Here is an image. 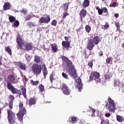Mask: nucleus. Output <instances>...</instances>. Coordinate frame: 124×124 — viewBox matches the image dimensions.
Wrapping results in <instances>:
<instances>
[{
	"instance_id": "f3484780",
	"label": "nucleus",
	"mask_w": 124,
	"mask_h": 124,
	"mask_svg": "<svg viewBox=\"0 0 124 124\" xmlns=\"http://www.w3.org/2000/svg\"><path fill=\"white\" fill-rule=\"evenodd\" d=\"M11 6V4L9 2H5L4 3L3 6V9L5 11L6 10H9V9H11V8L10 7Z\"/></svg>"
},
{
	"instance_id": "79ce46f5",
	"label": "nucleus",
	"mask_w": 124,
	"mask_h": 124,
	"mask_svg": "<svg viewBox=\"0 0 124 124\" xmlns=\"http://www.w3.org/2000/svg\"><path fill=\"white\" fill-rule=\"evenodd\" d=\"M19 25H20V22L18 20H15L14 22V26L15 27H18Z\"/></svg>"
},
{
	"instance_id": "13d9d810",
	"label": "nucleus",
	"mask_w": 124,
	"mask_h": 124,
	"mask_svg": "<svg viewBox=\"0 0 124 124\" xmlns=\"http://www.w3.org/2000/svg\"><path fill=\"white\" fill-rule=\"evenodd\" d=\"M105 116L107 117V118H109L111 116V114L110 113H107L105 114Z\"/></svg>"
},
{
	"instance_id": "473e14b6",
	"label": "nucleus",
	"mask_w": 124,
	"mask_h": 124,
	"mask_svg": "<svg viewBox=\"0 0 124 124\" xmlns=\"http://www.w3.org/2000/svg\"><path fill=\"white\" fill-rule=\"evenodd\" d=\"M16 20V18L13 16H9V20L10 21V23H13L15 22V20Z\"/></svg>"
},
{
	"instance_id": "f257e3e1",
	"label": "nucleus",
	"mask_w": 124,
	"mask_h": 124,
	"mask_svg": "<svg viewBox=\"0 0 124 124\" xmlns=\"http://www.w3.org/2000/svg\"><path fill=\"white\" fill-rule=\"evenodd\" d=\"M100 41V38L98 36H91L90 39L88 40V42L86 46V48L90 51L89 54L88 55L87 54V50H84V57L86 60H88V58L91 55H93V56H94V53L92 51V50L93 49L94 45H97Z\"/></svg>"
},
{
	"instance_id": "4c0bfd02",
	"label": "nucleus",
	"mask_w": 124,
	"mask_h": 124,
	"mask_svg": "<svg viewBox=\"0 0 124 124\" xmlns=\"http://www.w3.org/2000/svg\"><path fill=\"white\" fill-rule=\"evenodd\" d=\"M91 26H90V25H86L85 26V29H86V31H87V32H90V31H91Z\"/></svg>"
},
{
	"instance_id": "0e129e2a",
	"label": "nucleus",
	"mask_w": 124,
	"mask_h": 124,
	"mask_svg": "<svg viewBox=\"0 0 124 124\" xmlns=\"http://www.w3.org/2000/svg\"><path fill=\"white\" fill-rule=\"evenodd\" d=\"M114 17L115 18H119V14H116L114 15Z\"/></svg>"
},
{
	"instance_id": "a211bd4d",
	"label": "nucleus",
	"mask_w": 124,
	"mask_h": 124,
	"mask_svg": "<svg viewBox=\"0 0 124 124\" xmlns=\"http://www.w3.org/2000/svg\"><path fill=\"white\" fill-rule=\"evenodd\" d=\"M43 74L44 75V78H46V76L48 75V71L47 70V67H46V65L43 64Z\"/></svg>"
},
{
	"instance_id": "8fccbe9b",
	"label": "nucleus",
	"mask_w": 124,
	"mask_h": 124,
	"mask_svg": "<svg viewBox=\"0 0 124 124\" xmlns=\"http://www.w3.org/2000/svg\"><path fill=\"white\" fill-rule=\"evenodd\" d=\"M102 10H103V13H108V9L106 7H103Z\"/></svg>"
},
{
	"instance_id": "09e8293b",
	"label": "nucleus",
	"mask_w": 124,
	"mask_h": 124,
	"mask_svg": "<svg viewBox=\"0 0 124 124\" xmlns=\"http://www.w3.org/2000/svg\"><path fill=\"white\" fill-rule=\"evenodd\" d=\"M90 108L91 109V110H92V112H93V114H92V117H94V113H95V109L93 108H91L90 107Z\"/></svg>"
},
{
	"instance_id": "bf43d9fd",
	"label": "nucleus",
	"mask_w": 124,
	"mask_h": 124,
	"mask_svg": "<svg viewBox=\"0 0 124 124\" xmlns=\"http://www.w3.org/2000/svg\"><path fill=\"white\" fill-rule=\"evenodd\" d=\"M116 31H118L119 32V33H122V32H123V31L121 30V29L119 28H117L116 29Z\"/></svg>"
},
{
	"instance_id": "6e6d98bb",
	"label": "nucleus",
	"mask_w": 124,
	"mask_h": 124,
	"mask_svg": "<svg viewBox=\"0 0 124 124\" xmlns=\"http://www.w3.org/2000/svg\"><path fill=\"white\" fill-rule=\"evenodd\" d=\"M98 56L99 57H102V56H103V52L102 51H100L98 52Z\"/></svg>"
},
{
	"instance_id": "4be33fe9",
	"label": "nucleus",
	"mask_w": 124,
	"mask_h": 124,
	"mask_svg": "<svg viewBox=\"0 0 124 124\" xmlns=\"http://www.w3.org/2000/svg\"><path fill=\"white\" fill-rule=\"evenodd\" d=\"M90 6V0H84L82 3V6L83 8H87Z\"/></svg>"
},
{
	"instance_id": "6e6552de",
	"label": "nucleus",
	"mask_w": 124,
	"mask_h": 124,
	"mask_svg": "<svg viewBox=\"0 0 124 124\" xmlns=\"http://www.w3.org/2000/svg\"><path fill=\"white\" fill-rule=\"evenodd\" d=\"M26 114H27V110H26V108H21L17 114L19 121L22 122V121H23V118H24V115H26Z\"/></svg>"
},
{
	"instance_id": "1a4fd4ad",
	"label": "nucleus",
	"mask_w": 124,
	"mask_h": 124,
	"mask_svg": "<svg viewBox=\"0 0 124 124\" xmlns=\"http://www.w3.org/2000/svg\"><path fill=\"white\" fill-rule=\"evenodd\" d=\"M61 90L64 94H66V95L70 94V90L68 89V86L66 84L62 83Z\"/></svg>"
},
{
	"instance_id": "69168bd1",
	"label": "nucleus",
	"mask_w": 124,
	"mask_h": 124,
	"mask_svg": "<svg viewBox=\"0 0 124 124\" xmlns=\"http://www.w3.org/2000/svg\"><path fill=\"white\" fill-rule=\"evenodd\" d=\"M96 10H98V11L99 10V9H100V8H99V7L96 6Z\"/></svg>"
},
{
	"instance_id": "423d86ee",
	"label": "nucleus",
	"mask_w": 124,
	"mask_h": 124,
	"mask_svg": "<svg viewBox=\"0 0 124 124\" xmlns=\"http://www.w3.org/2000/svg\"><path fill=\"white\" fill-rule=\"evenodd\" d=\"M7 88L8 90L11 91V93L13 94H17L18 95H22V91L20 90H18L16 89V88L14 87L11 83L7 81Z\"/></svg>"
},
{
	"instance_id": "de8ad7c7",
	"label": "nucleus",
	"mask_w": 124,
	"mask_h": 124,
	"mask_svg": "<svg viewBox=\"0 0 124 124\" xmlns=\"http://www.w3.org/2000/svg\"><path fill=\"white\" fill-rule=\"evenodd\" d=\"M117 6V2H113L112 4L109 5V7H116Z\"/></svg>"
},
{
	"instance_id": "cd10ccee",
	"label": "nucleus",
	"mask_w": 124,
	"mask_h": 124,
	"mask_svg": "<svg viewBox=\"0 0 124 124\" xmlns=\"http://www.w3.org/2000/svg\"><path fill=\"white\" fill-rule=\"evenodd\" d=\"M51 50L53 51L54 53H57L58 52V47H57V45L55 44V45L54 46V44H51Z\"/></svg>"
},
{
	"instance_id": "603ef678",
	"label": "nucleus",
	"mask_w": 124,
	"mask_h": 124,
	"mask_svg": "<svg viewBox=\"0 0 124 124\" xmlns=\"http://www.w3.org/2000/svg\"><path fill=\"white\" fill-rule=\"evenodd\" d=\"M106 61L107 63H110V62H111V57L108 58L106 59Z\"/></svg>"
},
{
	"instance_id": "dca6fc26",
	"label": "nucleus",
	"mask_w": 124,
	"mask_h": 124,
	"mask_svg": "<svg viewBox=\"0 0 124 124\" xmlns=\"http://www.w3.org/2000/svg\"><path fill=\"white\" fill-rule=\"evenodd\" d=\"M62 46L63 48H65L68 50L69 48H70V42L68 41H63L62 42Z\"/></svg>"
},
{
	"instance_id": "c756f323",
	"label": "nucleus",
	"mask_w": 124,
	"mask_h": 124,
	"mask_svg": "<svg viewBox=\"0 0 124 124\" xmlns=\"http://www.w3.org/2000/svg\"><path fill=\"white\" fill-rule=\"evenodd\" d=\"M69 119L71 120V121H69L70 123V122H72L73 123V124H74V123H77L78 118L76 117L72 116V117H69Z\"/></svg>"
},
{
	"instance_id": "a18cd8bd",
	"label": "nucleus",
	"mask_w": 124,
	"mask_h": 124,
	"mask_svg": "<svg viewBox=\"0 0 124 124\" xmlns=\"http://www.w3.org/2000/svg\"><path fill=\"white\" fill-rule=\"evenodd\" d=\"M69 15V14L68 12H66L62 16V19L63 20H64L66 18V16H68Z\"/></svg>"
},
{
	"instance_id": "9d476101",
	"label": "nucleus",
	"mask_w": 124,
	"mask_h": 124,
	"mask_svg": "<svg viewBox=\"0 0 124 124\" xmlns=\"http://www.w3.org/2000/svg\"><path fill=\"white\" fill-rule=\"evenodd\" d=\"M100 77V74L97 72H92L91 75L90 76V81L92 80H96L97 78H99Z\"/></svg>"
},
{
	"instance_id": "bb28decb",
	"label": "nucleus",
	"mask_w": 124,
	"mask_h": 124,
	"mask_svg": "<svg viewBox=\"0 0 124 124\" xmlns=\"http://www.w3.org/2000/svg\"><path fill=\"white\" fill-rule=\"evenodd\" d=\"M22 93L24 97L27 99V89L24 87H21Z\"/></svg>"
},
{
	"instance_id": "7c9ffc66",
	"label": "nucleus",
	"mask_w": 124,
	"mask_h": 124,
	"mask_svg": "<svg viewBox=\"0 0 124 124\" xmlns=\"http://www.w3.org/2000/svg\"><path fill=\"white\" fill-rule=\"evenodd\" d=\"M100 124H110V122H109V120L108 119H101V122Z\"/></svg>"
},
{
	"instance_id": "e2e57ef3",
	"label": "nucleus",
	"mask_w": 124,
	"mask_h": 124,
	"mask_svg": "<svg viewBox=\"0 0 124 124\" xmlns=\"http://www.w3.org/2000/svg\"><path fill=\"white\" fill-rule=\"evenodd\" d=\"M44 50L46 51V52H49V51H50V48H45Z\"/></svg>"
},
{
	"instance_id": "f8f14e48",
	"label": "nucleus",
	"mask_w": 124,
	"mask_h": 124,
	"mask_svg": "<svg viewBox=\"0 0 124 124\" xmlns=\"http://www.w3.org/2000/svg\"><path fill=\"white\" fill-rule=\"evenodd\" d=\"M88 12L85 9H82L79 13V16L80 17V22H83V18H85L87 16Z\"/></svg>"
},
{
	"instance_id": "0eeeda50",
	"label": "nucleus",
	"mask_w": 124,
	"mask_h": 124,
	"mask_svg": "<svg viewBox=\"0 0 124 124\" xmlns=\"http://www.w3.org/2000/svg\"><path fill=\"white\" fill-rule=\"evenodd\" d=\"M41 70H42V67L37 64H34L31 67V71L35 75L40 74L41 73Z\"/></svg>"
},
{
	"instance_id": "20e7f679",
	"label": "nucleus",
	"mask_w": 124,
	"mask_h": 124,
	"mask_svg": "<svg viewBox=\"0 0 124 124\" xmlns=\"http://www.w3.org/2000/svg\"><path fill=\"white\" fill-rule=\"evenodd\" d=\"M115 102L110 97H108V102L106 104V106L110 112H114L115 111V109H116V107H115Z\"/></svg>"
},
{
	"instance_id": "72a5a7b5",
	"label": "nucleus",
	"mask_w": 124,
	"mask_h": 124,
	"mask_svg": "<svg viewBox=\"0 0 124 124\" xmlns=\"http://www.w3.org/2000/svg\"><path fill=\"white\" fill-rule=\"evenodd\" d=\"M39 90L41 93H43L44 91V86L42 84H40L38 86Z\"/></svg>"
},
{
	"instance_id": "2f4dec72",
	"label": "nucleus",
	"mask_w": 124,
	"mask_h": 124,
	"mask_svg": "<svg viewBox=\"0 0 124 124\" xmlns=\"http://www.w3.org/2000/svg\"><path fill=\"white\" fill-rule=\"evenodd\" d=\"M31 84L32 85V86H37L38 84H39V81L38 80H36L35 81H33L32 79H31L30 80Z\"/></svg>"
},
{
	"instance_id": "2eb2a0df",
	"label": "nucleus",
	"mask_w": 124,
	"mask_h": 124,
	"mask_svg": "<svg viewBox=\"0 0 124 124\" xmlns=\"http://www.w3.org/2000/svg\"><path fill=\"white\" fill-rule=\"evenodd\" d=\"M16 65L20 68V69H21V70H26L27 69V65H26V63L17 62H16Z\"/></svg>"
},
{
	"instance_id": "4468645a",
	"label": "nucleus",
	"mask_w": 124,
	"mask_h": 124,
	"mask_svg": "<svg viewBox=\"0 0 124 124\" xmlns=\"http://www.w3.org/2000/svg\"><path fill=\"white\" fill-rule=\"evenodd\" d=\"M77 83V87L78 90H79V92H81V90H82V87H83V83H82V80L80 78H78L76 79Z\"/></svg>"
},
{
	"instance_id": "aec40b11",
	"label": "nucleus",
	"mask_w": 124,
	"mask_h": 124,
	"mask_svg": "<svg viewBox=\"0 0 124 124\" xmlns=\"http://www.w3.org/2000/svg\"><path fill=\"white\" fill-rule=\"evenodd\" d=\"M29 100L28 105L30 107L32 106V105H34L36 103V100L34 98H30Z\"/></svg>"
},
{
	"instance_id": "393cba45",
	"label": "nucleus",
	"mask_w": 124,
	"mask_h": 124,
	"mask_svg": "<svg viewBox=\"0 0 124 124\" xmlns=\"http://www.w3.org/2000/svg\"><path fill=\"white\" fill-rule=\"evenodd\" d=\"M61 58L62 60V61H65V62H67V65L69 64V63H70V62H71V61L69 60V59H68V58H67L65 56H62L61 57Z\"/></svg>"
},
{
	"instance_id": "052dcab7",
	"label": "nucleus",
	"mask_w": 124,
	"mask_h": 124,
	"mask_svg": "<svg viewBox=\"0 0 124 124\" xmlns=\"http://www.w3.org/2000/svg\"><path fill=\"white\" fill-rule=\"evenodd\" d=\"M69 38H70V36L67 37V36H65L64 37V39L66 40V41H68L69 40Z\"/></svg>"
},
{
	"instance_id": "ea45409f",
	"label": "nucleus",
	"mask_w": 124,
	"mask_h": 124,
	"mask_svg": "<svg viewBox=\"0 0 124 124\" xmlns=\"http://www.w3.org/2000/svg\"><path fill=\"white\" fill-rule=\"evenodd\" d=\"M19 108L20 110H21V109H23V108L25 109V108H24V104L23 103V102H19Z\"/></svg>"
},
{
	"instance_id": "39448f33",
	"label": "nucleus",
	"mask_w": 124,
	"mask_h": 124,
	"mask_svg": "<svg viewBox=\"0 0 124 124\" xmlns=\"http://www.w3.org/2000/svg\"><path fill=\"white\" fill-rule=\"evenodd\" d=\"M8 120L9 124H14L16 123V118H15V113L11 109H7Z\"/></svg>"
},
{
	"instance_id": "ddd939ff",
	"label": "nucleus",
	"mask_w": 124,
	"mask_h": 124,
	"mask_svg": "<svg viewBox=\"0 0 124 124\" xmlns=\"http://www.w3.org/2000/svg\"><path fill=\"white\" fill-rule=\"evenodd\" d=\"M14 101V96L13 95H10L9 96V107L10 110L13 108V102Z\"/></svg>"
},
{
	"instance_id": "49530a36",
	"label": "nucleus",
	"mask_w": 124,
	"mask_h": 124,
	"mask_svg": "<svg viewBox=\"0 0 124 124\" xmlns=\"http://www.w3.org/2000/svg\"><path fill=\"white\" fill-rule=\"evenodd\" d=\"M114 24L117 29L120 28V22L119 21H115Z\"/></svg>"
},
{
	"instance_id": "5fc2aeb1",
	"label": "nucleus",
	"mask_w": 124,
	"mask_h": 124,
	"mask_svg": "<svg viewBox=\"0 0 124 124\" xmlns=\"http://www.w3.org/2000/svg\"><path fill=\"white\" fill-rule=\"evenodd\" d=\"M95 80L97 84V83H100V82H101V79H100V78H97Z\"/></svg>"
},
{
	"instance_id": "f704fd0d",
	"label": "nucleus",
	"mask_w": 124,
	"mask_h": 124,
	"mask_svg": "<svg viewBox=\"0 0 124 124\" xmlns=\"http://www.w3.org/2000/svg\"><path fill=\"white\" fill-rule=\"evenodd\" d=\"M63 6H64V9L65 11H67L68 10V7L69 5L67 3H65L63 4Z\"/></svg>"
},
{
	"instance_id": "864d4df0",
	"label": "nucleus",
	"mask_w": 124,
	"mask_h": 124,
	"mask_svg": "<svg viewBox=\"0 0 124 124\" xmlns=\"http://www.w3.org/2000/svg\"><path fill=\"white\" fill-rule=\"evenodd\" d=\"M98 13L99 15H102V14H103V11L101 9H99V11H98Z\"/></svg>"
},
{
	"instance_id": "774afa93",
	"label": "nucleus",
	"mask_w": 124,
	"mask_h": 124,
	"mask_svg": "<svg viewBox=\"0 0 124 124\" xmlns=\"http://www.w3.org/2000/svg\"><path fill=\"white\" fill-rule=\"evenodd\" d=\"M122 47H123V49H124V44H123L122 45Z\"/></svg>"
},
{
	"instance_id": "c03bdc74",
	"label": "nucleus",
	"mask_w": 124,
	"mask_h": 124,
	"mask_svg": "<svg viewBox=\"0 0 124 124\" xmlns=\"http://www.w3.org/2000/svg\"><path fill=\"white\" fill-rule=\"evenodd\" d=\"M27 25L28 27H30V28H31V27H34V24L32 22H28Z\"/></svg>"
},
{
	"instance_id": "c9c22d12",
	"label": "nucleus",
	"mask_w": 124,
	"mask_h": 124,
	"mask_svg": "<svg viewBox=\"0 0 124 124\" xmlns=\"http://www.w3.org/2000/svg\"><path fill=\"white\" fill-rule=\"evenodd\" d=\"M53 72L51 74V75L49 77V80L51 83H53L54 82V80H55V78H54V74H53Z\"/></svg>"
},
{
	"instance_id": "a878e982",
	"label": "nucleus",
	"mask_w": 124,
	"mask_h": 124,
	"mask_svg": "<svg viewBox=\"0 0 124 124\" xmlns=\"http://www.w3.org/2000/svg\"><path fill=\"white\" fill-rule=\"evenodd\" d=\"M5 51L10 55V56L12 55V50H11V48H10V46H8L5 47Z\"/></svg>"
},
{
	"instance_id": "9b49d317",
	"label": "nucleus",
	"mask_w": 124,
	"mask_h": 124,
	"mask_svg": "<svg viewBox=\"0 0 124 124\" xmlns=\"http://www.w3.org/2000/svg\"><path fill=\"white\" fill-rule=\"evenodd\" d=\"M50 21H51V18H50V16L47 15L46 17H44L43 16L41 17L39 22L40 23V24H48V23L50 22Z\"/></svg>"
},
{
	"instance_id": "338daca9",
	"label": "nucleus",
	"mask_w": 124,
	"mask_h": 124,
	"mask_svg": "<svg viewBox=\"0 0 124 124\" xmlns=\"http://www.w3.org/2000/svg\"><path fill=\"white\" fill-rule=\"evenodd\" d=\"M0 115H1V108H0Z\"/></svg>"
},
{
	"instance_id": "4d7b16f0",
	"label": "nucleus",
	"mask_w": 124,
	"mask_h": 124,
	"mask_svg": "<svg viewBox=\"0 0 124 124\" xmlns=\"http://www.w3.org/2000/svg\"><path fill=\"white\" fill-rule=\"evenodd\" d=\"M21 12L24 13V14H27V13H28V10H27L25 9H23Z\"/></svg>"
},
{
	"instance_id": "a19ab883",
	"label": "nucleus",
	"mask_w": 124,
	"mask_h": 124,
	"mask_svg": "<svg viewBox=\"0 0 124 124\" xmlns=\"http://www.w3.org/2000/svg\"><path fill=\"white\" fill-rule=\"evenodd\" d=\"M57 20L54 19L51 23V25H52V26H54V27H57Z\"/></svg>"
},
{
	"instance_id": "3c124183",
	"label": "nucleus",
	"mask_w": 124,
	"mask_h": 124,
	"mask_svg": "<svg viewBox=\"0 0 124 124\" xmlns=\"http://www.w3.org/2000/svg\"><path fill=\"white\" fill-rule=\"evenodd\" d=\"M30 19H31V15H28L27 17H25L26 21H29Z\"/></svg>"
},
{
	"instance_id": "f03ea898",
	"label": "nucleus",
	"mask_w": 124,
	"mask_h": 124,
	"mask_svg": "<svg viewBox=\"0 0 124 124\" xmlns=\"http://www.w3.org/2000/svg\"><path fill=\"white\" fill-rule=\"evenodd\" d=\"M16 48L17 50H26L30 51L32 49V45L30 43H25L20 34L16 35Z\"/></svg>"
},
{
	"instance_id": "6ab92c4d",
	"label": "nucleus",
	"mask_w": 124,
	"mask_h": 124,
	"mask_svg": "<svg viewBox=\"0 0 124 124\" xmlns=\"http://www.w3.org/2000/svg\"><path fill=\"white\" fill-rule=\"evenodd\" d=\"M8 79H10L11 84H16L17 83V80H16L15 76L14 75H12L10 77H9Z\"/></svg>"
},
{
	"instance_id": "5701e85b",
	"label": "nucleus",
	"mask_w": 124,
	"mask_h": 124,
	"mask_svg": "<svg viewBox=\"0 0 124 124\" xmlns=\"http://www.w3.org/2000/svg\"><path fill=\"white\" fill-rule=\"evenodd\" d=\"M34 62H36V63H40L41 62H42V59L41 58L37 55L34 56Z\"/></svg>"
},
{
	"instance_id": "680f3d73",
	"label": "nucleus",
	"mask_w": 124,
	"mask_h": 124,
	"mask_svg": "<svg viewBox=\"0 0 124 124\" xmlns=\"http://www.w3.org/2000/svg\"><path fill=\"white\" fill-rule=\"evenodd\" d=\"M1 61H2V57L0 56V66L1 65V64H2Z\"/></svg>"
},
{
	"instance_id": "e433bc0d",
	"label": "nucleus",
	"mask_w": 124,
	"mask_h": 124,
	"mask_svg": "<svg viewBox=\"0 0 124 124\" xmlns=\"http://www.w3.org/2000/svg\"><path fill=\"white\" fill-rule=\"evenodd\" d=\"M93 61L88 62L87 64H88V66H89V67H90L91 68H93Z\"/></svg>"
},
{
	"instance_id": "58836bf2",
	"label": "nucleus",
	"mask_w": 124,
	"mask_h": 124,
	"mask_svg": "<svg viewBox=\"0 0 124 124\" xmlns=\"http://www.w3.org/2000/svg\"><path fill=\"white\" fill-rule=\"evenodd\" d=\"M110 26L109 25V23L108 22H106L105 24L104 25V28H103V30H107L108 28H109Z\"/></svg>"
},
{
	"instance_id": "7ed1b4c3",
	"label": "nucleus",
	"mask_w": 124,
	"mask_h": 124,
	"mask_svg": "<svg viewBox=\"0 0 124 124\" xmlns=\"http://www.w3.org/2000/svg\"><path fill=\"white\" fill-rule=\"evenodd\" d=\"M67 66L68 68V74L74 79H76L77 78V71L75 69V66L73 65L72 62H70L68 64H67Z\"/></svg>"
},
{
	"instance_id": "37998d69",
	"label": "nucleus",
	"mask_w": 124,
	"mask_h": 124,
	"mask_svg": "<svg viewBox=\"0 0 124 124\" xmlns=\"http://www.w3.org/2000/svg\"><path fill=\"white\" fill-rule=\"evenodd\" d=\"M62 76L65 79H68V75L66 74V73L63 72L62 73Z\"/></svg>"
},
{
	"instance_id": "b1692460",
	"label": "nucleus",
	"mask_w": 124,
	"mask_h": 124,
	"mask_svg": "<svg viewBox=\"0 0 124 124\" xmlns=\"http://www.w3.org/2000/svg\"><path fill=\"white\" fill-rule=\"evenodd\" d=\"M114 87H121L122 86V82L120 81V79L116 78L114 82Z\"/></svg>"
},
{
	"instance_id": "412c9836",
	"label": "nucleus",
	"mask_w": 124,
	"mask_h": 124,
	"mask_svg": "<svg viewBox=\"0 0 124 124\" xmlns=\"http://www.w3.org/2000/svg\"><path fill=\"white\" fill-rule=\"evenodd\" d=\"M104 83H106V82H108V81H110V78H111V76L110 74H109V73L108 72L107 74H105V75L104 76Z\"/></svg>"
},
{
	"instance_id": "c85d7f7f",
	"label": "nucleus",
	"mask_w": 124,
	"mask_h": 124,
	"mask_svg": "<svg viewBox=\"0 0 124 124\" xmlns=\"http://www.w3.org/2000/svg\"><path fill=\"white\" fill-rule=\"evenodd\" d=\"M116 120L117 122L119 123H122L124 120V117H122V116L117 114L116 115Z\"/></svg>"
}]
</instances>
